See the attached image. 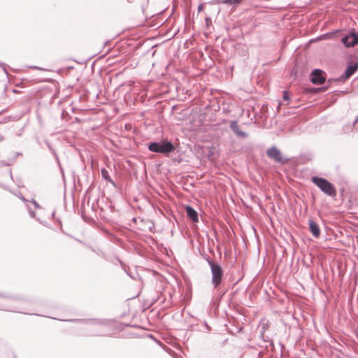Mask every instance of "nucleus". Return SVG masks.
Segmentation results:
<instances>
[{
  "label": "nucleus",
  "mask_w": 358,
  "mask_h": 358,
  "mask_svg": "<svg viewBox=\"0 0 358 358\" xmlns=\"http://www.w3.org/2000/svg\"><path fill=\"white\" fill-rule=\"evenodd\" d=\"M208 263L212 273V284L214 285V287H217L222 282L223 277L222 268L219 264L213 262L212 260L208 259Z\"/></svg>",
  "instance_id": "7ed1b4c3"
},
{
  "label": "nucleus",
  "mask_w": 358,
  "mask_h": 358,
  "mask_svg": "<svg viewBox=\"0 0 358 358\" xmlns=\"http://www.w3.org/2000/svg\"><path fill=\"white\" fill-rule=\"evenodd\" d=\"M201 7H202V6H201V5H200V6H199V10L201 9Z\"/></svg>",
  "instance_id": "dca6fc26"
},
{
  "label": "nucleus",
  "mask_w": 358,
  "mask_h": 358,
  "mask_svg": "<svg viewBox=\"0 0 358 358\" xmlns=\"http://www.w3.org/2000/svg\"><path fill=\"white\" fill-rule=\"evenodd\" d=\"M323 71L320 69H315L312 72L311 81L313 83L316 85L323 84L325 81V78L322 76Z\"/></svg>",
  "instance_id": "423d86ee"
},
{
  "label": "nucleus",
  "mask_w": 358,
  "mask_h": 358,
  "mask_svg": "<svg viewBox=\"0 0 358 358\" xmlns=\"http://www.w3.org/2000/svg\"><path fill=\"white\" fill-rule=\"evenodd\" d=\"M243 0H215L217 3L238 5Z\"/></svg>",
  "instance_id": "9b49d317"
},
{
  "label": "nucleus",
  "mask_w": 358,
  "mask_h": 358,
  "mask_svg": "<svg viewBox=\"0 0 358 358\" xmlns=\"http://www.w3.org/2000/svg\"><path fill=\"white\" fill-rule=\"evenodd\" d=\"M311 180L326 195L332 197L336 195V190L334 185L327 180L314 176L311 178Z\"/></svg>",
  "instance_id": "f257e3e1"
},
{
  "label": "nucleus",
  "mask_w": 358,
  "mask_h": 358,
  "mask_svg": "<svg viewBox=\"0 0 358 358\" xmlns=\"http://www.w3.org/2000/svg\"><path fill=\"white\" fill-rule=\"evenodd\" d=\"M267 156L276 162L283 163L281 152L275 147L272 146L266 151Z\"/></svg>",
  "instance_id": "20e7f679"
},
{
  "label": "nucleus",
  "mask_w": 358,
  "mask_h": 358,
  "mask_svg": "<svg viewBox=\"0 0 358 358\" xmlns=\"http://www.w3.org/2000/svg\"><path fill=\"white\" fill-rule=\"evenodd\" d=\"M33 203L34 204L36 208H39L38 203L35 200H33Z\"/></svg>",
  "instance_id": "ddd939ff"
},
{
  "label": "nucleus",
  "mask_w": 358,
  "mask_h": 358,
  "mask_svg": "<svg viewBox=\"0 0 358 358\" xmlns=\"http://www.w3.org/2000/svg\"><path fill=\"white\" fill-rule=\"evenodd\" d=\"M148 150L153 152L169 154L174 151L175 147L170 141L153 142L148 145Z\"/></svg>",
  "instance_id": "f03ea898"
},
{
  "label": "nucleus",
  "mask_w": 358,
  "mask_h": 358,
  "mask_svg": "<svg viewBox=\"0 0 358 358\" xmlns=\"http://www.w3.org/2000/svg\"><path fill=\"white\" fill-rule=\"evenodd\" d=\"M283 98L285 99H288V96H287V95L286 94H284Z\"/></svg>",
  "instance_id": "4468645a"
},
{
  "label": "nucleus",
  "mask_w": 358,
  "mask_h": 358,
  "mask_svg": "<svg viewBox=\"0 0 358 358\" xmlns=\"http://www.w3.org/2000/svg\"><path fill=\"white\" fill-rule=\"evenodd\" d=\"M21 199L24 201H27V200L23 196L21 197Z\"/></svg>",
  "instance_id": "2eb2a0df"
},
{
  "label": "nucleus",
  "mask_w": 358,
  "mask_h": 358,
  "mask_svg": "<svg viewBox=\"0 0 358 358\" xmlns=\"http://www.w3.org/2000/svg\"><path fill=\"white\" fill-rule=\"evenodd\" d=\"M358 67V64L350 65L346 69L344 75L342 76L345 79L349 78L351 76H352L355 72L357 71Z\"/></svg>",
  "instance_id": "9d476101"
},
{
  "label": "nucleus",
  "mask_w": 358,
  "mask_h": 358,
  "mask_svg": "<svg viewBox=\"0 0 358 358\" xmlns=\"http://www.w3.org/2000/svg\"><path fill=\"white\" fill-rule=\"evenodd\" d=\"M101 176H102L103 179L107 180L108 182H110L111 184H114L113 180L110 177L108 171L106 169H104V168L101 169Z\"/></svg>",
  "instance_id": "f8f14e48"
},
{
  "label": "nucleus",
  "mask_w": 358,
  "mask_h": 358,
  "mask_svg": "<svg viewBox=\"0 0 358 358\" xmlns=\"http://www.w3.org/2000/svg\"><path fill=\"white\" fill-rule=\"evenodd\" d=\"M187 216L194 222H198L197 212L190 206H187L185 208Z\"/></svg>",
  "instance_id": "1a4fd4ad"
},
{
  "label": "nucleus",
  "mask_w": 358,
  "mask_h": 358,
  "mask_svg": "<svg viewBox=\"0 0 358 358\" xmlns=\"http://www.w3.org/2000/svg\"><path fill=\"white\" fill-rule=\"evenodd\" d=\"M342 43L346 47H353L356 44H358V34L355 33H351L342 38Z\"/></svg>",
  "instance_id": "39448f33"
},
{
  "label": "nucleus",
  "mask_w": 358,
  "mask_h": 358,
  "mask_svg": "<svg viewBox=\"0 0 358 358\" xmlns=\"http://www.w3.org/2000/svg\"><path fill=\"white\" fill-rule=\"evenodd\" d=\"M230 127L231 130L238 136L242 138H245L248 136V134L242 131L240 129L239 125L238 124L236 121H232L230 124Z\"/></svg>",
  "instance_id": "6e6552de"
},
{
  "label": "nucleus",
  "mask_w": 358,
  "mask_h": 358,
  "mask_svg": "<svg viewBox=\"0 0 358 358\" xmlns=\"http://www.w3.org/2000/svg\"><path fill=\"white\" fill-rule=\"evenodd\" d=\"M308 225L313 236L315 238H318L320 235V229L317 223L313 220L309 219Z\"/></svg>",
  "instance_id": "0eeeda50"
}]
</instances>
